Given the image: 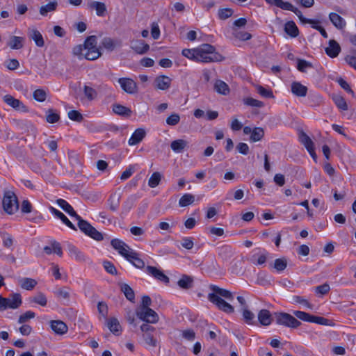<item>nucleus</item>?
Masks as SVG:
<instances>
[{"instance_id":"10","label":"nucleus","mask_w":356,"mask_h":356,"mask_svg":"<svg viewBox=\"0 0 356 356\" xmlns=\"http://www.w3.org/2000/svg\"><path fill=\"white\" fill-rule=\"evenodd\" d=\"M146 271L148 274L154 277L157 280L162 282L165 284H168L170 282L169 277L164 274V273L158 269L157 268L152 266H147L146 267Z\"/></svg>"},{"instance_id":"27","label":"nucleus","mask_w":356,"mask_h":356,"mask_svg":"<svg viewBox=\"0 0 356 356\" xmlns=\"http://www.w3.org/2000/svg\"><path fill=\"white\" fill-rule=\"evenodd\" d=\"M113 111L115 114L126 117H129L132 113L130 108L119 104L113 105Z\"/></svg>"},{"instance_id":"35","label":"nucleus","mask_w":356,"mask_h":356,"mask_svg":"<svg viewBox=\"0 0 356 356\" xmlns=\"http://www.w3.org/2000/svg\"><path fill=\"white\" fill-rule=\"evenodd\" d=\"M24 38L18 36H13L10 38L8 45L13 49H19L23 47Z\"/></svg>"},{"instance_id":"57","label":"nucleus","mask_w":356,"mask_h":356,"mask_svg":"<svg viewBox=\"0 0 356 356\" xmlns=\"http://www.w3.org/2000/svg\"><path fill=\"white\" fill-rule=\"evenodd\" d=\"M236 38L242 41H246L252 38V35L246 31H238L232 33Z\"/></svg>"},{"instance_id":"64","label":"nucleus","mask_w":356,"mask_h":356,"mask_svg":"<svg viewBox=\"0 0 356 356\" xmlns=\"http://www.w3.org/2000/svg\"><path fill=\"white\" fill-rule=\"evenodd\" d=\"M243 316L246 323L252 324V321L254 318V314L248 310V309H244L243 312Z\"/></svg>"},{"instance_id":"60","label":"nucleus","mask_w":356,"mask_h":356,"mask_svg":"<svg viewBox=\"0 0 356 356\" xmlns=\"http://www.w3.org/2000/svg\"><path fill=\"white\" fill-rule=\"evenodd\" d=\"M179 121H180V117L177 113H173V114L170 115L166 119V123L170 126L177 125L179 122Z\"/></svg>"},{"instance_id":"2","label":"nucleus","mask_w":356,"mask_h":356,"mask_svg":"<svg viewBox=\"0 0 356 356\" xmlns=\"http://www.w3.org/2000/svg\"><path fill=\"white\" fill-rule=\"evenodd\" d=\"M274 318L277 324L293 328H296L301 324L295 317L284 312L275 313Z\"/></svg>"},{"instance_id":"45","label":"nucleus","mask_w":356,"mask_h":356,"mask_svg":"<svg viewBox=\"0 0 356 356\" xmlns=\"http://www.w3.org/2000/svg\"><path fill=\"white\" fill-rule=\"evenodd\" d=\"M195 200V197L192 194H184L179 200V204L181 207H186L192 204Z\"/></svg>"},{"instance_id":"12","label":"nucleus","mask_w":356,"mask_h":356,"mask_svg":"<svg viewBox=\"0 0 356 356\" xmlns=\"http://www.w3.org/2000/svg\"><path fill=\"white\" fill-rule=\"evenodd\" d=\"M121 197L122 193L118 191H114L110 195L107 200L109 210L113 212L118 210L120 207Z\"/></svg>"},{"instance_id":"37","label":"nucleus","mask_w":356,"mask_h":356,"mask_svg":"<svg viewBox=\"0 0 356 356\" xmlns=\"http://www.w3.org/2000/svg\"><path fill=\"white\" fill-rule=\"evenodd\" d=\"M264 136V131L261 127H255L252 129L250 140L252 142H257L261 140Z\"/></svg>"},{"instance_id":"56","label":"nucleus","mask_w":356,"mask_h":356,"mask_svg":"<svg viewBox=\"0 0 356 356\" xmlns=\"http://www.w3.org/2000/svg\"><path fill=\"white\" fill-rule=\"evenodd\" d=\"M68 117L70 120L78 122H81L83 120L82 114L76 110L70 111L68 113Z\"/></svg>"},{"instance_id":"52","label":"nucleus","mask_w":356,"mask_h":356,"mask_svg":"<svg viewBox=\"0 0 356 356\" xmlns=\"http://www.w3.org/2000/svg\"><path fill=\"white\" fill-rule=\"evenodd\" d=\"M255 87H256V90H257V92L261 96H262L264 97H266V98H272V97H273V94L272 90H267L265 88H264L263 86H259V85H257Z\"/></svg>"},{"instance_id":"24","label":"nucleus","mask_w":356,"mask_h":356,"mask_svg":"<svg viewBox=\"0 0 356 356\" xmlns=\"http://www.w3.org/2000/svg\"><path fill=\"white\" fill-rule=\"evenodd\" d=\"M50 210L51 213L57 218L61 220V221L66 225L68 227L73 230H76V227L71 222V221L60 211L57 210L54 207H51Z\"/></svg>"},{"instance_id":"49","label":"nucleus","mask_w":356,"mask_h":356,"mask_svg":"<svg viewBox=\"0 0 356 356\" xmlns=\"http://www.w3.org/2000/svg\"><path fill=\"white\" fill-rule=\"evenodd\" d=\"M268 4L274 5L277 8H280L282 10L285 8H291L289 2H284L282 0H265Z\"/></svg>"},{"instance_id":"30","label":"nucleus","mask_w":356,"mask_h":356,"mask_svg":"<svg viewBox=\"0 0 356 356\" xmlns=\"http://www.w3.org/2000/svg\"><path fill=\"white\" fill-rule=\"evenodd\" d=\"M187 145V141L183 139H179L173 140L170 144V147L174 152L180 153L183 152Z\"/></svg>"},{"instance_id":"33","label":"nucleus","mask_w":356,"mask_h":356,"mask_svg":"<svg viewBox=\"0 0 356 356\" xmlns=\"http://www.w3.org/2000/svg\"><path fill=\"white\" fill-rule=\"evenodd\" d=\"M121 291L124 293L125 297L129 301L134 302L135 293L134 290L127 284H121Z\"/></svg>"},{"instance_id":"17","label":"nucleus","mask_w":356,"mask_h":356,"mask_svg":"<svg viewBox=\"0 0 356 356\" xmlns=\"http://www.w3.org/2000/svg\"><path fill=\"white\" fill-rule=\"evenodd\" d=\"M146 135L145 131L143 129H137L132 134L129 140V145H135L140 143Z\"/></svg>"},{"instance_id":"44","label":"nucleus","mask_w":356,"mask_h":356,"mask_svg":"<svg viewBox=\"0 0 356 356\" xmlns=\"http://www.w3.org/2000/svg\"><path fill=\"white\" fill-rule=\"evenodd\" d=\"M83 92L89 101H92L97 97V92L92 87L84 86Z\"/></svg>"},{"instance_id":"19","label":"nucleus","mask_w":356,"mask_h":356,"mask_svg":"<svg viewBox=\"0 0 356 356\" xmlns=\"http://www.w3.org/2000/svg\"><path fill=\"white\" fill-rule=\"evenodd\" d=\"M56 202L59 207L65 212H67L70 216L74 217L76 219L80 218V216L76 213L72 207L66 200L63 199H58L57 200Z\"/></svg>"},{"instance_id":"13","label":"nucleus","mask_w":356,"mask_h":356,"mask_svg":"<svg viewBox=\"0 0 356 356\" xmlns=\"http://www.w3.org/2000/svg\"><path fill=\"white\" fill-rule=\"evenodd\" d=\"M172 79L165 75H160L155 78L154 83L157 89L166 90L170 88L171 86Z\"/></svg>"},{"instance_id":"53","label":"nucleus","mask_w":356,"mask_h":356,"mask_svg":"<svg viewBox=\"0 0 356 356\" xmlns=\"http://www.w3.org/2000/svg\"><path fill=\"white\" fill-rule=\"evenodd\" d=\"M293 314L296 317L303 321L311 322L312 314L309 313L302 311H295L293 312Z\"/></svg>"},{"instance_id":"43","label":"nucleus","mask_w":356,"mask_h":356,"mask_svg":"<svg viewBox=\"0 0 356 356\" xmlns=\"http://www.w3.org/2000/svg\"><path fill=\"white\" fill-rule=\"evenodd\" d=\"M247 24V19L241 17L233 22L230 26L232 33L239 31L240 29L244 27Z\"/></svg>"},{"instance_id":"3","label":"nucleus","mask_w":356,"mask_h":356,"mask_svg":"<svg viewBox=\"0 0 356 356\" xmlns=\"http://www.w3.org/2000/svg\"><path fill=\"white\" fill-rule=\"evenodd\" d=\"M76 220H78L79 228L85 234L90 236L91 238L97 241H102L103 239L102 234L99 232H98L94 227H92L89 222L82 219L81 216L79 219Z\"/></svg>"},{"instance_id":"6","label":"nucleus","mask_w":356,"mask_h":356,"mask_svg":"<svg viewBox=\"0 0 356 356\" xmlns=\"http://www.w3.org/2000/svg\"><path fill=\"white\" fill-rule=\"evenodd\" d=\"M211 289L212 293L208 296L209 300L216 305L219 309H222V289L211 285Z\"/></svg>"},{"instance_id":"31","label":"nucleus","mask_w":356,"mask_h":356,"mask_svg":"<svg viewBox=\"0 0 356 356\" xmlns=\"http://www.w3.org/2000/svg\"><path fill=\"white\" fill-rule=\"evenodd\" d=\"M291 8H285V10H290L293 12L299 18V19L304 24H316V20L307 19L303 17L302 12L298 10L297 8L294 7L291 3H290Z\"/></svg>"},{"instance_id":"36","label":"nucleus","mask_w":356,"mask_h":356,"mask_svg":"<svg viewBox=\"0 0 356 356\" xmlns=\"http://www.w3.org/2000/svg\"><path fill=\"white\" fill-rule=\"evenodd\" d=\"M58 6V3L56 1L53 2H50L44 6H42L40 8V13L42 16H45L47 15L49 12H52L56 10Z\"/></svg>"},{"instance_id":"23","label":"nucleus","mask_w":356,"mask_h":356,"mask_svg":"<svg viewBox=\"0 0 356 356\" xmlns=\"http://www.w3.org/2000/svg\"><path fill=\"white\" fill-rule=\"evenodd\" d=\"M11 298H6L7 309H17L22 305V298L19 293H13Z\"/></svg>"},{"instance_id":"4","label":"nucleus","mask_w":356,"mask_h":356,"mask_svg":"<svg viewBox=\"0 0 356 356\" xmlns=\"http://www.w3.org/2000/svg\"><path fill=\"white\" fill-rule=\"evenodd\" d=\"M213 50V47L209 44H203L196 48L197 62L209 63L212 61Z\"/></svg>"},{"instance_id":"5","label":"nucleus","mask_w":356,"mask_h":356,"mask_svg":"<svg viewBox=\"0 0 356 356\" xmlns=\"http://www.w3.org/2000/svg\"><path fill=\"white\" fill-rule=\"evenodd\" d=\"M137 316L147 323H156L159 321L157 313L151 308L136 309Z\"/></svg>"},{"instance_id":"16","label":"nucleus","mask_w":356,"mask_h":356,"mask_svg":"<svg viewBox=\"0 0 356 356\" xmlns=\"http://www.w3.org/2000/svg\"><path fill=\"white\" fill-rule=\"evenodd\" d=\"M50 325L51 329L58 334H64L67 330L68 327L67 325L59 320H53L50 321Z\"/></svg>"},{"instance_id":"9","label":"nucleus","mask_w":356,"mask_h":356,"mask_svg":"<svg viewBox=\"0 0 356 356\" xmlns=\"http://www.w3.org/2000/svg\"><path fill=\"white\" fill-rule=\"evenodd\" d=\"M111 243L113 248L118 250L120 254L127 259L131 254V251H129V247L124 242L120 239L115 238L111 241Z\"/></svg>"},{"instance_id":"34","label":"nucleus","mask_w":356,"mask_h":356,"mask_svg":"<svg viewBox=\"0 0 356 356\" xmlns=\"http://www.w3.org/2000/svg\"><path fill=\"white\" fill-rule=\"evenodd\" d=\"M20 286L26 290H32L37 285V282L31 278H22L19 280Z\"/></svg>"},{"instance_id":"8","label":"nucleus","mask_w":356,"mask_h":356,"mask_svg":"<svg viewBox=\"0 0 356 356\" xmlns=\"http://www.w3.org/2000/svg\"><path fill=\"white\" fill-rule=\"evenodd\" d=\"M3 101L9 106L15 108V110L20 111L22 112H29V108L25 106L22 102L14 98L12 95H6L3 97Z\"/></svg>"},{"instance_id":"18","label":"nucleus","mask_w":356,"mask_h":356,"mask_svg":"<svg viewBox=\"0 0 356 356\" xmlns=\"http://www.w3.org/2000/svg\"><path fill=\"white\" fill-rule=\"evenodd\" d=\"M274 319V316H273L267 309H261L258 314V320L263 325H270Z\"/></svg>"},{"instance_id":"25","label":"nucleus","mask_w":356,"mask_h":356,"mask_svg":"<svg viewBox=\"0 0 356 356\" xmlns=\"http://www.w3.org/2000/svg\"><path fill=\"white\" fill-rule=\"evenodd\" d=\"M131 262L134 266L138 268H143L145 267V262L143 259L138 257V254L133 250H131V254L127 259Z\"/></svg>"},{"instance_id":"26","label":"nucleus","mask_w":356,"mask_h":356,"mask_svg":"<svg viewBox=\"0 0 356 356\" xmlns=\"http://www.w3.org/2000/svg\"><path fill=\"white\" fill-rule=\"evenodd\" d=\"M29 37L34 40L35 44L42 47L44 45V41L42 34L36 29H31L29 31Z\"/></svg>"},{"instance_id":"20","label":"nucleus","mask_w":356,"mask_h":356,"mask_svg":"<svg viewBox=\"0 0 356 356\" xmlns=\"http://www.w3.org/2000/svg\"><path fill=\"white\" fill-rule=\"evenodd\" d=\"M291 92L298 97H305L307 88L300 82L294 81L291 83Z\"/></svg>"},{"instance_id":"32","label":"nucleus","mask_w":356,"mask_h":356,"mask_svg":"<svg viewBox=\"0 0 356 356\" xmlns=\"http://www.w3.org/2000/svg\"><path fill=\"white\" fill-rule=\"evenodd\" d=\"M193 279L186 275H182L181 278L178 281L179 286L184 289H188L193 286Z\"/></svg>"},{"instance_id":"29","label":"nucleus","mask_w":356,"mask_h":356,"mask_svg":"<svg viewBox=\"0 0 356 356\" xmlns=\"http://www.w3.org/2000/svg\"><path fill=\"white\" fill-rule=\"evenodd\" d=\"M68 250L70 255L74 257L76 261L79 262L86 261V257L83 252L79 250L74 245H69Z\"/></svg>"},{"instance_id":"58","label":"nucleus","mask_w":356,"mask_h":356,"mask_svg":"<svg viewBox=\"0 0 356 356\" xmlns=\"http://www.w3.org/2000/svg\"><path fill=\"white\" fill-rule=\"evenodd\" d=\"M46 97V92L42 89H37L33 92V98L38 102H44Z\"/></svg>"},{"instance_id":"21","label":"nucleus","mask_w":356,"mask_h":356,"mask_svg":"<svg viewBox=\"0 0 356 356\" xmlns=\"http://www.w3.org/2000/svg\"><path fill=\"white\" fill-rule=\"evenodd\" d=\"M330 20L333 25L338 29H343L346 25V21L343 17L335 13H331L329 15Z\"/></svg>"},{"instance_id":"22","label":"nucleus","mask_w":356,"mask_h":356,"mask_svg":"<svg viewBox=\"0 0 356 356\" xmlns=\"http://www.w3.org/2000/svg\"><path fill=\"white\" fill-rule=\"evenodd\" d=\"M107 326L110 331L115 335H119L121 333V325L116 318H111L107 321Z\"/></svg>"},{"instance_id":"55","label":"nucleus","mask_w":356,"mask_h":356,"mask_svg":"<svg viewBox=\"0 0 356 356\" xmlns=\"http://www.w3.org/2000/svg\"><path fill=\"white\" fill-rule=\"evenodd\" d=\"M196 49H184L182 50V55L193 61L197 62Z\"/></svg>"},{"instance_id":"63","label":"nucleus","mask_w":356,"mask_h":356,"mask_svg":"<svg viewBox=\"0 0 356 356\" xmlns=\"http://www.w3.org/2000/svg\"><path fill=\"white\" fill-rule=\"evenodd\" d=\"M5 65L10 70H15L19 67V63L17 59H9L5 62Z\"/></svg>"},{"instance_id":"62","label":"nucleus","mask_w":356,"mask_h":356,"mask_svg":"<svg viewBox=\"0 0 356 356\" xmlns=\"http://www.w3.org/2000/svg\"><path fill=\"white\" fill-rule=\"evenodd\" d=\"M312 63L305 60L299 59L298 60L297 68L299 71L305 72L307 67H312Z\"/></svg>"},{"instance_id":"59","label":"nucleus","mask_w":356,"mask_h":356,"mask_svg":"<svg viewBox=\"0 0 356 356\" xmlns=\"http://www.w3.org/2000/svg\"><path fill=\"white\" fill-rule=\"evenodd\" d=\"M102 45L109 51H113L115 47V42L110 38H104L102 40Z\"/></svg>"},{"instance_id":"15","label":"nucleus","mask_w":356,"mask_h":356,"mask_svg":"<svg viewBox=\"0 0 356 356\" xmlns=\"http://www.w3.org/2000/svg\"><path fill=\"white\" fill-rule=\"evenodd\" d=\"M88 7L91 10H95L97 15L103 17L106 13V6L104 3L99 1H90L88 3Z\"/></svg>"},{"instance_id":"1","label":"nucleus","mask_w":356,"mask_h":356,"mask_svg":"<svg viewBox=\"0 0 356 356\" xmlns=\"http://www.w3.org/2000/svg\"><path fill=\"white\" fill-rule=\"evenodd\" d=\"M2 204L5 212L10 215L15 213L19 209L17 197L10 191H5Z\"/></svg>"},{"instance_id":"28","label":"nucleus","mask_w":356,"mask_h":356,"mask_svg":"<svg viewBox=\"0 0 356 356\" xmlns=\"http://www.w3.org/2000/svg\"><path fill=\"white\" fill-rule=\"evenodd\" d=\"M284 31L292 38H296L299 34V31L293 21L287 22L284 26Z\"/></svg>"},{"instance_id":"41","label":"nucleus","mask_w":356,"mask_h":356,"mask_svg":"<svg viewBox=\"0 0 356 356\" xmlns=\"http://www.w3.org/2000/svg\"><path fill=\"white\" fill-rule=\"evenodd\" d=\"M101 56L99 49H87L84 52V58L89 60L97 59Z\"/></svg>"},{"instance_id":"39","label":"nucleus","mask_w":356,"mask_h":356,"mask_svg":"<svg viewBox=\"0 0 356 356\" xmlns=\"http://www.w3.org/2000/svg\"><path fill=\"white\" fill-rule=\"evenodd\" d=\"M30 301L43 307L46 306L47 303V299L45 295L41 292H39L35 296L30 298Z\"/></svg>"},{"instance_id":"51","label":"nucleus","mask_w":356,"mask_h":356,"mask_svg":"<svg viewBox=\"0 0 356 356\" xmlns=\"http://www.w3.org/2000/svg\"><path fill=\"white\" fill-rule=\"evenodd\" d=\"M287 266V261L285 258L277 259L275 260L274 268L277 271H283Z\"/></svg>"},{"instance_id":"14","label":"nucleus","mask_w":356,"mask_h":356,"mask_svg":"<svg viewBox=\"0 0 356 356\" xmlns=\"http://www.w3.org/2000/svg\"><path fill=\"white\" fill-rule=\"evenodd\" d=\"M325 51L330 58H336L341 51V47L336 40H330L329 45L325 48Z\"/></svg>"},{"instance_id":"11","label":"nucleus","mask_w":356,"mask_h":356,"mask_svg":"<svg viewBox=\"0 0 356 356\" xmlns=\"http://www.w3.org/2000/svg\"><path fill=\"white\" fill-rule=\"evenodd\" d=\"M131 48L138 54H144L149 49V45L143 40H134L131 42Z\"/></svg>"},{"instance_id":"42","label":"nucleus","mask_w":356,"mask_h":356,"mask_svg":"<svg viewBox=\"0 0 356 356\" xmlns=\"http://www.w3.org/2000/svg\"><path fill=\"white\" fill-rule=\"evenodd\" d=\"M311 323H315L319 325L332 326L334 323L330 319L321 316L312 315Z\"/></svg>"},{"instance_id":"48","label":"nucleus","mask_w":356,"mask_h":356,"mask_svg":"<svg viewBox=\"0 0 356 356\" xmlns=\"http://www.w3.org/2000/svg\"><path fill=\"white\" fill-rule=\"evenodd\" d=\"M96 44L97 37L95 35H90L88 37L83 44L84 47H86V50L97 49Z\"/></svg>"},{"instance_id":"46","label":"nucleus","mask_w":356,"mask_h":356,"mask_svg":"<svg viewBox=\"0 0 356 356\" xmlns=\"http://www.w3.org/2000/svg\"><path fill=\"white\" fill-rule=\"evenodd\" d=\"M161 175L159 172H154L148 181V185L151 188L157 186L161 181Z\"/></svg>"},{"instance_id":"50","label":"nucleus","mask_w":356,"mask_h":356,"mask_svg":"<svg viewBox=\"0 0 356 356\" xmlns=\"http://www.w3.org/2000/svg\"><path fill=\"white\" fill-rule=\"evenodd\" d=\"M46 120L49 123H55L60 120V115L53 109H49L47 111Z\"/></svg>"},{"instance_id":"54","label":"nucleus","mask_w":356,"mask_h":356,"mask_svg":"<svg viewBox=\"0 0 356 356\" xmlns=\"http://www.w3.org/2000/svg\"><path fill=\"white\" fill-rule=\"evenodd\" d=\"M35 314L33 312L27 311L24 314L19 316L18 323L21 324L24 323L29 321L30 319L35 318Z\"/></svg>"},{"instance_id":"47","label":"nucleus","mask_w":356,"mask_h":356,"mask_svg":"<svg viewBox=\"0 0 356 356\" xmlns=\"http://www.w3.org/2000/svg\"><path fill=\"white\" fill-rule=\"evenodd\" d=\"M243 103L247 105L252 107H257V108H261L264 106V104L263 102L255 99L252 97H247L243 99Z\"/></svg>"},{"instance_id":"40","label":"nucleus","mask_w":356,"mask_h":356,"mask_svg":"<svg viewBox=\"0 0 356 356\" xmlns=\"http://www.w3.org/2000/svg\"><path fill=\"white\" fill-rule=\"evenodd\" d=\"M334 104L339 109L342 111H347L348 107L345 99L340 95H334L332 98Z\"/></svg>"},{"instance_id":"61","label":"nucleus","mask_w":356,"mask_h":356,"mask_svg":"<svg viewBox=\"0 0 356 356\" xmlns=\"http://www.w3.org/2000/svg\"><path fill=\"white\" fill-rule=\"evenodd\" d=\"M104 267L106 272L111 275H117L118 270L113 263L108 261H105L104 262Z\"/></svg>"},{"instance_id":"7","label":"nucleus","mask_w":356,"mask_h":356,"mask_svg":"<svg viewBox=\"0 0 356 356\" xmlns=\"http://www.w3.org/2000/svg\"><path fill=\"white\" fill-rule=\"evenodd\" d=\"M122 90L129 94H135L138 92V86L136 83L130 78H120L118 79Z\"/></svg>"},{"instance_id":"38","label":"nucleus","mask_w":356,"mask_h":356,"mask_svg":"<svg viewBox=\"0 0 356 356\" xmlns=\"http://www.w3.org/2000/svg\"><path fill=\"white\" fill-rule=\"evenodd\" d=\"M299 140L307 149L314 146L312 139L303 131H301L299 134Z\"/></svg>"}]
</instances>
